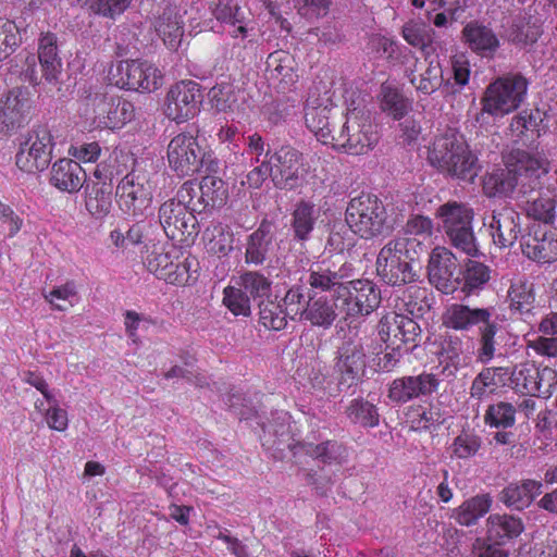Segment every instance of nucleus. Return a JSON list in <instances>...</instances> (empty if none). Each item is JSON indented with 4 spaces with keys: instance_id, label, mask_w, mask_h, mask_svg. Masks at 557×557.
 I'll use <instances>...</instances> for the list:
<instances>
[{
    "instance_id": "23",
    "label": "nucleus",
    "mask_w": 557,
    "mask_h": 557,
    "mask_svg": "<svg viewBox=\"0 0 557 557\" xmlns=\"http://www.w3.org/2000/svg\"><path fill=\"white\" fill-rule=\"evenodd\" d=\"M30 101L20 89L11 90L0 100V135H10L20 128L27 119Z\"/></svg>"
},
{
    "instance_id": "46",
    "label": "nucleus",
    "mask_w": 557,
    "mask_h": 557,
    "mask_svg": "<svg viewBox=\"0 0 557 557\" xmlns=\"http://www.w3.org/2000/svg\"><path fill=\"white\" fill-rule=\"evenodd\" d=\"M536 375H539V367L534 363L522 362L516 364L512 370L509 369L508 376L515 391L534 396Z\"/></svg>"
},
{
    "instance_id": "55",
    "label": "nucleus",
    "mask_w": 557,
    "mask_h": 557,
    "mask_svg": "<svg viewBox=\"0 0 557 557\" xmlns=\"http://www.w3.org/2000/svg\"><path fill=\"white\" fill-rule=\"evenodd\" d=\"M200 201L203 207H218L224 202L225 191L222 180L207 175L199 184Z\"/></svg>"
},
{
    "instance_id": "1",
    "label": "nucleus",
    "mask_w": 557,
    "mask_h": 557,
    "mask_svg": "<svg viewBox=\"0 0 557 557\" xmlns=\"http://www.w3.org/2000/svg\"><path fill=\"white\" fill-rule=\"evenodd\" d=\"M442 324L456 332H470L478 327L476 361L487 364L495 358L502 333L500 319L495 307H471L462 302H453L446 306L442 314Z\"/></svg>"
},
{
    "instance_id": "44",
    "label": "nucleus",
    "mask_w": 557,
    "mask_h": 557,
    "mask_svg": "<svg viewBox=\"0 0 557 557\" xmlns=\"http://www.w3.org/2000/svg\"><path fill=\"white\" fill-rule=\"evenodd\" d=\"M319 212L313 203L302 200L295 206L292 226L297 239L305 240L308 238L314 227Z\"/></svg>"
},
{
    "instance_id": "32",
    "label": "nucleus",
    "mask_w": 557,
    "mask_h": 557,
    "mask_svg": "<svg viewBox=\"0 0 557 557\" xmlns=\"http://www.w3.org/2000/svg\"><path fill=\"white\" fill-rule=\"evenodd\" d=\"M524 531L521 518L509 513H493L486 520L487 540L504 545Z\"/></svg>"
},
{
    "instance_id": "15",
    "label": "nucleus",
    "mask_w": 557,
    "mask_h": 557,
    "mask_svg": "<svg viewBox=\"0 0 557 557\" xmlns=\"http://www.w3.org/2000/svg\"><path fill=\"white\" fill-rule=\"evenodd\" d=\"M376 330L380 339L392 350H399L407 344L416 347L421 338L420 325L412 318L396 312L384 314Z\"/></svg>"
},
{
    "instance_id": "48",
    "label": "nucleus",
    "mask_w": 557,
    "mask_h": 557,
    "mask_svg": "<svg viewBox=\"0 0 557 557\" xmlns=\"http://www.w3.org/2000/svg\"><path fill=\"white\" fill-rule=\"evenodd\" d=\"M434 30L423 21H410L403 27V37L411 46L422 49L424 55L432 48Z\"/></svg>"
},
{
    "instance_id": "9",
    "label": "nucleus",
    "mask_w": 557,
    "mask_h": 557,
    "mask_svg": "<svg viewBox=\"0 0 557 557\" xmlns=\"http://www.w3.org/2000/svg\"><path fill=\"white\" fill-rule=\"evenodd\" d=\"M346 223L362 238L370 239L384 232L386 210L382 201L371 195L352 198L346 208Z\"/></svg>"
},
{
    "instance_id": "14",
    "label": "nucleus",
    "mask_w": 557,
    "mask_h": 557,
    "mask_svg": "<svg viewBox=\"0 0 557 557\" xmlns=\"http://www.w3.org/2000/svg\"><path fill=\"white\" fill-rule=\"evenodd\" d=\"M205 156V150L191 134L181 133L168 145L170 168L182 177L197 173L202 166Z\"/></svg>"
},
{
    "instance_id": "39",
    "label": "nucleus",
    "mask_w": 557,
    "mask_h": 557,
    "mask_svg": "<svg viewBox=\"0 0 557 557\" xmlns=\"http://www.w3.org/2000/svg\"><path fill=\"white\" fill-rule=\"evenodd\" d=\"M335 307L336 305L334 306L323 296L311 298L300 321H308L312 326L329 329L337 317Z\"/></svg>"
},
{
    "instance_id": "43",
    "label": "nucleus",
    "mask_w": 557,
    "mask_h": 557,
    "mask_svg": "<svg viewBox=\"0 0 557 557\" xmlns=\"http://www.w3.org/2000/svg\"><path fill=\"white\" fill-rule=\"evenodd\" d=\"M344 278L345 274L342 273V270H333L329 265L320 263L310 269L307 282L313 289L321 292L334 290L337 294Z\"/></svg>"
},
{
    "instance_id": "57",
    "label": "nucleus",
    "mask_w": 557,
    "mask_h": 557,
    "mask_svg": "<svg viewBox=\"0 0 557 557\" xmlns=\"http://www.w3.org/2000/svg\"><path fill=\"white\" fill-rule=\"evenodd\" d=\"M482 440L472 432H461L450 445L451 455L458 459H468L478 454Z\"/></svg>"
},
{
    "instance_id": "17",
    "label": "nucleus",
    "mask_w": 557,
    "mask_h": 557,
    "mask_svg": "<svg viewBox=\"0 0 557 557\" xmlns=\"http://www.w3.org/2000/svg\"><path fill=\"white\" fill-rule=\"evenodd\" d=\"M200 102L199 85L194 81H181L170 88L164 112L169 119L182 123L198 113Z\"/></svg>"
},
{
    "instance_id": "27",
    "label": "nucleus",
    "mask_w": 557,
    "mask_h": 557,
    "mask_svg": "<svg viewBox=\"0 0 557 557\" xmlns=\"http://www.w3.org/2000/svg\"><path fill=\"white\" fill-rule=\"evenodd\" d=\"M86 182V172L72 159H60L51 168L50 183L61 191L77 193Z\"/></svg>"
},
{
    "instance_id": "52",
    "label": "nucleus",
    "mask_w": 557,
    "mask_h": 557,
    "mask_svg": "<svg viewBox=\"0 0 557 557\" xmlns=\"http://www.w3.org/2000/svg\"><path fill=\"white\" fill-rule=\"evenodd\" d=\"M259 322L269 330L281 331L287 325L285 309L275 301H262L259 305Z\"/></svg>"
},
{
    "instance_id": "58",
    "label": "nucleus",
    "mask_w": 557,
    "mask_h": 557,
    "mask_svg": "<svg viewBox=\"0 0 557 557\" xmlns=\"http://www.w3.org/2000/svg\"><path fill=\"white\" fill-rule=\"evenodd\" d=\"M250 298L268 296L271 292V282L259 272L248 271L237 281Z\"/></svg>"
},
{
    "instance_id": "24",
    "label": "nucleus",
    "mask_w": 557,
    "mask_h": 557,
    "mask_svg": "<svg viewBox=\"0 0 557 557\" xmlns=\"http://www.w3.org/2000/svg\"><path fill=\"white\" fill-rule=\"evenodd\" d=\"M521 249L533 261L552 263L557 260V235L552 231L534 230L522 237Z\"/></svg>"
},
{
    "instance_id": "6",
    "label": "nucleus",
    "mask_w": 557,
    "mask_h": 557,
    "mask_svg": "<svg viewBox=\"0 0 557 557\" xmlns=\"http://www.w3.org/2000/svg\"><path fill=\"white\" fill-rule=\"evenodd\" d=\"M380 139L376 126L370 114L362 109L348 110L346 120L332 146L354 156L367 154L373 150Z\"/></svg>"
},
{
    "instance_id": "64",
    "label": "nucleus",
    "mask_w": 557,
    "mask_h": 557,
    "mask_svg": "<svg viewBox=\"0 0 557 557\" xmlns=\"http://www.w3.org/2000/svg\"><path fill=\"white\" fill-rule=\"evenodd\" d=\"M212 107L220 112L234 111L235 98L228 86H214L209 91Z\"/></svg>"
},
{
    "instance_id": "12",
    "label": "nucleus",
    "mask_w": 557,
    "mask_h": 557,
    "mask_svg": "<svg viewBox=\"0 0 557 557\" xmlns=\"http://www.w3.org/2000/svg\"><path fill=\"white\" fill-rule=\"evenodd\" d=\"M53 145L47 126L33 127L20 143L15 156L17 168L27 173L44 171L51 162Z\"/></svg>"
},
{
    "instance_id": "35",
    "label": "nucleus",
    "mask_w": 557,
    "mask_h": 557,
    "mask_svg": "<svg viewBox=\"0 0 557 557\" xmlns=\"http://www.w3.org/2000/svg\"><path fill=\"white\" fill-rule=\"evenodd\" d=\"M330 108L326 104L309 100L305 109L307 127L325 145L333 144L334 137L330 129Z\"/></svg>"
},
{
    "instance_id": "49",
    "label": "nucleus",
    "mask_w": 557,
    "mask_h": 557,
    "mask_svg": "<svg viewBox=\"0 0 557 557\" xmlns=\"http://www.w3.org/2000/svg\"><path fill=\"white\" fill-rule=\"evenodd\" d=\"M516 406L508 401H497L487 407L484 414L486 425L496 429H509L516 423Z\"/></svg>"
},
{
    "instance_id": "47",
    "label": "nucleus",
    "mask_w": 557,
    "mask_h": 557,
    "mask_svg": "<svg viewBox=\"0 0 557 557\" xmlns=\"http://www.w3.org/2000/svg\"><path fill=\"white\" fill-rule=\"evenodd\" d=\"M352 289L357 295L358 310L362 315L373 312L381 302V292L374 283L368 280L351 281Z\"/></svg>"
},
{
    "instance_id": "30",
    "label": "nucleus",
    "mask_w": 557,
    "mask_h": 557,
    "mask_svg": "<svg viewBox=\"0 0 557 557\" xmlns=\"http://www.w3.org/2000/svg\"><path fill=\"white\" fill-rule=\"evenodd\" d=\"M213 16L227 29L233 38L248 36V18L243 8L233 0H219L212 9Z\"/></svg>"
},
{
    "instance_id": "50",
    "label": "nucleus",
    "mask_w": 557,
    "mask_h": 557,
    "mask_svg": "<svg viewBox=\"0 0 557 557\" xmlns=\"http://www.w3.org/2000/svg\"><path fill=\"white\" fill-rule=\"evenodd\" d=\"M42 295L45 300L58 311L67 310L78 300L77 286L74 281H67L63 285L53 287L50 292H45Z\"/></svg>"
},
{
    "instance_id": "54",
    "label": "nucleus",
    "mask_w": 557,
    "mask_h": 557,
    "mask_svg": "<svg viewBox=\"0 0 557 557\" xmlns=\"http://www.w3.org/2000/svg\"><path fill=\"white\" fill-rule=\"evenodd\" d=\"M381 97V108L384 112H387L395 120H400L405 116L409 106L397 89L389 85H382Z\"/></svg>"
},
{
    "instance_id": "28",
    "label": "nucleus",
    "mask_w": 557,
    "mask_h": 557,
    "mask_svg": "<svg viewBox=\"0 0 557 557\" xmlns=\"http://www.w3.org/2000/svg\"><path fill=\"white\" fill-rule=\"evenodd\" d=\"M542 488L541 481L527 479L508 484L500 491L498 499L508 508L523 510L542 493Z\"/></svg>"
},
{
    "instance_id": "37",
    "label": "nucleus",
    "mask_w": 557,
    "mask_h": 557,
    "mask_svg": "<svg viewBox=\"0 0 557 557\" xmlns=\"http://www.w3.org/2000/svg\"><path fill=\"white\" fill-rule=\"evenodd\" d=\"M203 242L208 253L222 258L234 249V233L226 225L212 223L203 232Z\"/></svg>"
},
{
    "instance_id": "4",
    "label": "nucleus",
    "mask_w": 557,
    "mask_h": 557,
    "mask_svg": "<svg viewBox=\"0 0 557 557\" xmlns=\"http://www.w3.org/2000/svg\"><path fill=\"white\" fill-rule=\"evenodd\" d=\"M428 160L432 166L453 178L472 181L478 175V158L458 133L436 137L429 149Z\"/></svg>"
},
{
    "instance_id": "26",
    "label": "nucleus",
    "mask_w": 557,
    "mask_h": 557,
    "mask_svg": "<svg viewBox=\"0 0 557 557\" xmlns=\"http://www.w3.org/2000/svg\"><path fill=\"white\" fill-rule=\"evenodd\" d=\"M185 11L174 5L166 7L156 18L154 29L170 50H177L184 36Z\"/></svg>"
},
{
    "instance_id": "25",
    "label": "nucleus",
    "mask_w": 557,
    "mask_h": 557,
    "mask_svg": "<svg viewBox=\"0 0 557 557\" xmlns=\"http://www.w3.org/2000/svg\"><path fill=\"white\" fill-rule=\"evenodd\" d=\"M520 222L519 213L511 208L494 211L488 223L494 244L500 248L511 247L520 236Z\"/></svg>"
},
{
    "instance_id": "22",
    "label": "nucleus",
    "mask_w": 557,
    "mask_h": 557,
    "mask_svg": "<svg viewBox=\"0 0 557 557\" xmlns=\"http://www.w3.org/2000/svg\"><path fill=\"white\" fill-rule=\"evenodd\" d=\"M94 122L98 127L120 129L135 116L132 102L114 97H98L95 103Z\"/></svg>"
},
{
    "instance_id": "2",
    "label": "nucleus",
    "mask_w": 557,
    "mask_h": 557,
    "mask_svg": "<svg viewBox=\"0 0 557 557\" xmlns=\"http://www.w3.org/2000/svg\"><path fill=\"white\" fill-rule=\"evenodd\" d=\"M547 172L546 159L524 150H513L507 158L506 170L485 175L483 191L487 197H509L520 186L525 194L534 189Z\"/></svg>"
},
{
    "instance_id": "34",
    "label": "nucleus",
    "mask_w": 557,
    "mask_h": 557,
    "mask_svg": "<svg viewBox=\"0 0 557 557\" xmlns=\"http://www.w3.org/2000/svg\"><path fill=\"white\" fill-rule=\"evenodd\" d=\"M509 375L507 367L484 368L472 381L470 386L471 398L483 400L494 394L499 386L505 385Z\"/></svg>"
},
{
    "instance_id": "13",
    "label": "nucleus",
    "mask_w": 557,
    "mask_h": 557,
    "mask_svg": "<svg viewBox=\"0 0 557 557\" xmlns=\"http://www.w3.org/2000/svg\"><path fill=\"white\" fill-rule=\"evenodd\" d=\"M273 166V183L280 188L294 189L307 182L309 165L302 153L292 146H282L270 157Z\"/></svg>"
},
{
    "instance_id": "59",
    "label": "nucleus",
    "mask_w": 557,
    "mask_h": 557,
    "mask_svg": "<svg viewBox=\"0 0 557 557\" xmlns=\"http://www.w3.org/2000/svg\"><path fill=\"white\" fill-rule=\"evenodd\" d=\"M20 42L21 37L15 23L0 17V61L8 58Z\"/></svg>"
},
{
    "instance_id": "38",
    "label": "nucleus",
    "mask_w": 557,
    "mask_h": 557,
    "mask_svg": "<svg viewBox=\"0 0 557 557\" xmlns=\"http://www.w3.org/2000/svg\"><path fill=\"white\" fill-rule=\"evenodd\" d=\"M493 499L490 494H479L465 500L455 509V520L463 527L474 525L483 516H485L491 507Z\"/></svg>"
},
{
    "instance_id": "11",
    "label": "nucleus",
    "mask_w": 557,
    "mask_h": 557,
    "mask_svg": "<svg viewBox=\"0 0 557 557\" xmlns=\"http://www.w3.org/2000/svg\"><path fill=\"white\" fill-rule=\"evenodd\" d=\"M366 336L349 330L337 348L334 369L339 375L341 386L351 387L362 379L367 361L364 352Z\"/></svg>"
},
{
    "instance_id": "31",
    "label": "nucleus",
    "mask_w": 557,
    "mask_h": 557,
    "mask_svg": "<svg viewBox=\"0 0 557 557\" xmlns=\"http://www.w3.org/2000/svg\"><path fill=\"white\" fill-rule=\"evenodd\" d=\"M273 239V223L268 220H263L258 228L247 238L245 262L253 265L262 264L272 248Z\"/></svg>"
},
{
    "instance_id": "10",
    "label": "nucleus",
    "mask_w": 557,
    "mask_h": 557,
    "mask_svg": "<svg viewBox=\"0 0 557 557\" xmlns=\"http://www.w3.org/2000/svg\"><path fill=\"white\" fill-rule=\"evenodd\" d=\"M23 75L33 85L41 78L54 84L62 73V60L59 55L58 38L52 33L41 35L38 42V55L28 54L25 59Z\"/></svg>"
},
{
    "instance_id": "3",
    "label": "nucleus",
    "mask_w": 557,
    "mask_h": 557,
    "mask_svg": "<svg viewBox=\"0 0 557 557\" xmlns=\"http://www.w3.org/2000/svg\"><path fill=\"white\" fill-rule=\"evenodd\" d=\"M423 246L413 237L391 239L380 250L375 267L380 278L391 286L410 284L419 278L414 261L419 258Z\"/></svg>"
},
{
    "instance_id": "42",
    "label": "nucleus",
    "mask_w": 557,
    "mask_h": 557,
    "mask_svg": "<svg viewBox=\"0 0 557 557\" xmlns=\"http://www.w3.org/2000/svg\"><path fill=\"white\" fill-rule=\"evenodd\" d=\"M509 307L520 314L531 313L535 302L534 284L527 280H517L508 289Z\"/></svg>"
},
{
    "instance_id": "45",
    "label": "nucleus",
    "mask_w": 557,
    "mask_h": 557,
    "mask_svg": "<svg viewBox=\"0 0 557 557\" xmlns=\"http://www.w3.org/2000/svg\"><path fill=\"white\" fill-rule=\"evenodd\" d=\"M346 414L352 423L364 428H374L380 422L376 406L363 398L352 399L346 408Z\"/></svg>"
},
{
    "instance_id": "61",
    "label": "nucleus",
    "mask_w": 557,
    "mask_h": 557,
    "mask_svg": "<svg viewBox=\"0 0 557 557\" xmlns=\"http://www.w3.org/2000/svg\"><path fill=\"white\" fill-rule=\"evenodd\" d=\"M557 387V371L550 367H539L534 396L548 399Z\"/></svg>"
},
{
    "instance_id": "18",
    "label": "nucleus",
    "mask_w": 557,
    "mask_h": 557,
    "mask_svg": "<svg viewBox=\"0 0 557 557\" xmlns=\"http://www.w3.org/2000/svg\"><path fill=\"white\" fill-rule=\"evenodd\" d=\"M159 221L165 235L173 240L183 242L196 233V216L181 200L171 199L162 203Z\"/></svg>"
},
{
    "instance_id": "33",
    "label": "nucleus",
    "mask_w": 557,
    "mask_h": 557,
    "mask_svg": "<svg viewBox=\"0 0 557 557\" xmlns=\"http://www.w3.org/2000/svg\"><path fill=\"white\" fill-rule=\"evenodd\" d=\"M462 36L468 47L481 57H492L499 48V39L494 30L478 22L468 23Z\"/></svg>"
},
{
    "instance_id": "20",
    "label": "nucleus",
    "mask_w": 557,
    "mask_h": 557,
    "mask_svg": "<svg viewBox=\"0 0 557 557\" xmlns=\"http://www.w3.org/2000/svg\"><path fill=\"white\" fill-rule=\"evenodd\" d=\"M440 380L433 373L422 372L395 379L388 386L387 397L396 404H406L412 399L426 397L438 389Z\"/></svg>"
},
{
    "instance_id": "16",
    "label": "nucleus",
    "mask_w": 557,
    "mask_h": 557,
    "mask_svg": "<svg viewBox=\"0 0 557 557\" xmlns=\"http://www.w3.org/2000/svg\"><path fill=\"white\" fill-rule=\"evenodd\" d=\"M115 85L121 88L153 91L162 84V75L154 64L148 61L125 60L116 65Z\"/></svg>"
},
{
    "instance_id": "63",
    "label": "nucleus",
    "mask_w": 557,
    "mask_h": 557,
    "mask_svg": "<svg viewBox=\"0 0 557 557\" xmlns=\"http://www.w3.org/2000/svg\"><path fill=\"white\" fill-rule=\"evenodd\" d=\"M246 146L245 153L251 157V165L258 164L262 160H269L271 157L269 146L258 133L247 137Z\"/></svg>"
},
{
    "instance_id": "8",
    "label": "nucleus",
    "mask_w": 557,
    "mask_h": 557,
    "mask_svg": "<svg viewBox=\"0 0 557 557\" xmlns=\"http://www.w3.org/2000/svg\"><path fill=\"white\" fill-rule=\"evenodd\" d=\"M156 182L153 175L140 169L127 173L117 184L115 197L119 208L132 216H140L151 207Z\"/></svg>"
},
{
    "instance_id": "56",
    "label": "nucleus",
    "mask_w": 557,
    "mask_h": 557,
    "mask_svg": "<svg viewBox=\"0 0 557 557\" xmlns=\"http://www.w3.org/2000/svg\"><path fill=\"white\" fill-rule=\"evenodd\" d=\"M490 269L482 262L469 260L463 272L462 290L468 294L482 288L490 280Z\"/></svg>"
},
{
    "instance_id": "7",
    "label": "nucleus",
    "mask_w": 557,
    "mask_h": 557,
    "mask_svg": "<svg viewBox=\"0 0 557 557\" xmlns=\"http://www.w3.org/2000/svg\"><path fill=\"white\" fill-rule=\"evenodd\" d=\"M437 216L449 243L456 249L470 257L479 255V245L472 226L474 213L470 207L450 201L438 208Z\"/></svg>"
},
{
    "instance_id": "53",
    "label": "nucleus",
    "mask_w": 557,
    "mask_h": 557,
    "mask_svg": "<svg viewBox=\"0 0 557 557\" xmlns=\"http://www.w3.org/2000/svg\"><path fill=\"white\" fill-rule=\"evenodd\" d=\"M308 290L305 286H293L290 287L283 299L286 314L290 320L301 319L307 304L310 302Z\"/></svg>"
},
{
    "instance_id": "5",
    "label": "nucleus",
    "mask_w": 557,
    "mask_h": 557,
    "mask_svg": "<svg viewBox=\"0 0 557 557\" xmlns=\"http://www.w3.org/2000/svg\"><path fill=\"white\" fill-rule=\"evenodd\" d=\"M528 89V79L519 73H509L494 79L481 97V115L502 119L517 111L523 104Z\"/></svg>"
},
{
    "instance_id": "41",
    "label": "nucleus",
    "mask_w": 557,
    "mask_h": 557,
    "mask_svg": "<svg viewBox=\"0 0 557 557\" xmlns=\"http://www.w3.org/2000/svg\"><path fill=\"white\" fill-rule=\"evenodd\" d=\"M85 206L96 219L106 216L112 207L111 188L106 183H94L86 187Z\"/></svg>"
},
{
    "instance_id": "29",
    "label": "nucleus",
    "mask_w": 557,
    "mask_h": 557,
    "mask_svg": "<svg viewBox=\"0 0 557 557\" xmlns=\"http://www.w3.org/2000/svg\"><path fill=\"white\" fill-rule=\"evenodd\" d=\"M437 355L440 362L445 364L444 371H448L449 374L468 366L471 361L467 342L456 334L446 335L441 339Z\"/></svg>"
},
{
    "instance_id": "40",
    "label": "nucleus",
    "mask_w": 557,
    "mask_h": 557,
    "mask_svg": "<svg viewBox=\"0 0 557 557\" xmlns=\"http://www.w3.org/2000/svg\"><path fill=\"white\" fill-rule=\"evenodd\" d=\"M298 447L323 463H341L347 457L345 446L336 441H325L320 444L301 443Z\"/></svg>"
},
{
    "instance_id": "21",
    "label": "nucleus",
    "mask_w": 557,
    "mask_h": 557,
    "mask_svg": "<svg viewBox=\"0 0 557 557\" xmlns=\"http://www.w3.org/2000/svg\"><path fill=\"white\" fill-rule=\"evenodd\" d=\"M405 74L416 89L424 95H431L438 89L443 82V70L438 55L426 52L424 60L414 57L407 60Z\"/></svg>"
},
{
    "instance_id": "36",
    "label": "nucleus",
    "mask_w": 557,
    "mask_h": 557,
    "mask_svg": "<svg viewBox=\"0 0 557 557\" xmlns=\"http://www.w3.org/2000/svg\"><path fill=\"white\" fill-rule=\"evenodd\" d=\"M523 210L531 220L553 224L557 216L556 195L548 190L540 191L525 201Z\"/></svg>"
},
{
    "instance_id": "62",
    "label": "nucleus",
    "mask_w": 557,
    "mask_h": 557,
    "mask_svg": "<svg viewBox=\"0 0 557 557\" xmlns=\"http://www.w3.org/2000/svg\"><path fill=\"white\" fill-rule=\"evenodd\" d=\"M540 121V110L535 111H521L519 114L511 119L509 129L516 137L523 136L527 132L536 128Z\"/></svg>"
},
{
    "instance_id": "51",
    "label": "nucleus",
    "mask_w": 557,
    "mask_h": 557,
    "mask_svg": "<svg viewBox=\"0 0 557 557\" xmlns=\"http://www.w3.org/2000/svg\"><path fill=\"white\" fill-rule=\"evenodd\" d=\"M223 305L234 315L248 317L251 313L250 297L237 281L235 285L224 288Z\"/></svg>"
},
{
    "instance_id": "60",
    "label": "nucleus",
    "mask_w": 557,
    "mask_h": 557,
    "mask_svg": "<svg viewBox=\"0 0 557 557\" xmlns=\"http://www.w3.org/2000/svg\"><path fill=\"white\" fill-rule=\"evenodd\" d=\"M357 295L355 294L351 285V281L339 285V289L336 294V308H339L345 312L347 317L362 315V311L358 310Z\"/></svg>"
},
{
    "instance_id": "19",
    "label": "nucleus",
    "mask_w": 557,
    "mask_h": 557,
    "mask_svg": "<svg viewBox=\"0 0 557 557\" xmlns=\"http://www.w3.org/2000/svg\"><path fill=\"white\" fill-rule=\"evenodd\" d=\"M457 258L446 247L436 246L432 249L428 262L429 282L440 292L451 294L457 286Z\"/></svg>"
}]
</instances>
